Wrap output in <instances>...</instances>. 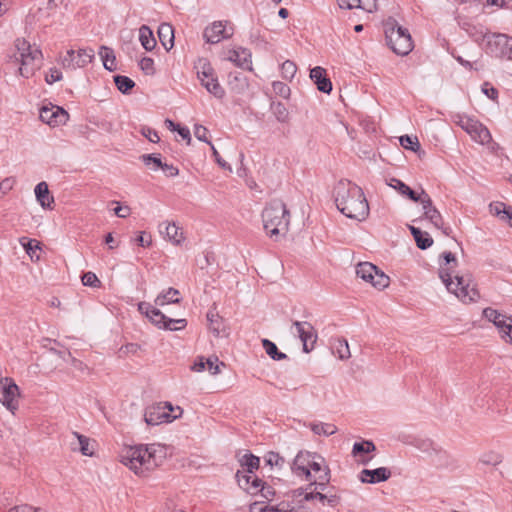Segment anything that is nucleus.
Wrapping results in <instances>:
<instances>
[{
  "mask_svg": "<svg viewBox=\"0 0 512 512\" xmlns=\"http://www.w3.org/2000/svg\"><path fill=\"white\" fill-rule=\"evenodd\" d=\"M167 449L160 443L124 446L118 461L139 477H147L165 461Z\"/></svg>",
  "mask_w": 512,
  "mask_h": 512,
  "instance_id": "obj_1",
  "label": "nucleus"
},
{
  "mask_svg": "<svg viewBox=\"0 0 512 512\" xmlns=\"http://www.w3.org/2000/svg\"><path fill=\"white\" fill-rule=\"evenodd\" d=\"M292 472L322 490L327 488L331 479L330 468L324 457L310 451L298 452L292 464Z\"/></svg>",
  "mask_w": 512,
  "mask_h": 512,
  "instance_id": "obj_2",
  "label": "nucleus"
},
{
  "mask_svg": "<svg viewBox=\"0 0 512 512\" xmlns=\"http://www.w3.org/2000/svg\"><path fill=\"white\" fill-rule=\"evenodd\" d=\"M442 257L444 262L440 266L439 276L447 290L463 303L477 301L480 295L470 277L454 275L457 266L455 255L452 252H444Z\"/></svg>",
  "mask_w": 512,
  "mask_h": 512,
  "instance_id": "obj_3",
  "label": "nucleus"
},
{
  "mask_svg": "<svg viewBox=\"0 0 512 512\" xmlns=\"http://www.w3.org/2000/svg\"><path fill=\"white\" fill-rule=\"evenodd\" d=\"M335 203L348 218L362 221L369 215V205L362 189L350 181H340L336 185Z\"/></svg>",
  "mask_w": 512,
  "mask_h": 512,
  "instance_id": "obj_4",
  "label": "nucleus"
},
{
  "mask_svg": "<svg viewBox=\"0 0 512 512\" xmlns=\"http://www.w3.org/2000/svg\"><path fill=\"white\" fill-rule=\"evenodd\" d=\"M43 54L25 38H17L9 54V61L18 65V73L24 78L32 77L42 65Z\"/></svg>",
  "mask_w": 512,
  "mask_h": 512,
  "instance_id": "obj_5",
  "label": "nucleus"
},
{
  "mask_svg": "<svg viewBox=\"0 0 512 512\" xmlns=\"http://www.w3.org/2000/svg\"><path fill=\"white\" fill-rule=\"evenodd\" d=\"M263 226L270 236L284 234L288 230L289 212L280 200L270 202L262 212Z\"/></svg>",
  "mask_w": 512,
  "mask_h": 512,
  "instance_id": "obj_6",
  "label": "nucleus"
},
{
  "mask_svg": "<svg viewBox=\"0 0 512 512\" xmlns=\"http://www.w3.org/2000/svg\"><path fill=\"white\" fill-rule=\"evenodd\" d=\"M182 414L183 409L180 406H173L170 402H159L145 409L144 421L147 425L155 426L173 422L180 418Z\"/></svg>",
  "mask_w": 512,
  "mask_h": 512,
  "instance_id": "obj_7",
  "label": "nucleus"
},
{
  "mask_svg": "<svg viewBox=\"0 0 512 512\" xmlns=\"http://www.w3.org/2000/svg\"><path fill=\"white\" fill-rule=\"evenodd\" d=\"M454 122L461 127L473 141L481 145L492 144L493 146H497V144L492 141V136L488 128L476 118L466 114H456L454 116ZM492 148L494 149V147Z\"/></svg>",
  "mask_w": 512,
  "mask_h": 512,
  "instance_id": "obj_8",
  "label": "nucleus"
},
{
  "mask_svg": "<svg viewBox=\"0 0 512 512\" xmlns=\"http://www.w3.org/2000/svg\"><path fill=\"white\" fill-rule=\"evenodd\" d=\"M385 35L388 46L398 55H407L413 48V42L406 29L394 21L385 24Z\"/></svg>",
  "mask_w": 512,
  "mask_h": 512,
  "instance_id": "obj_9",
  "label": "nucleus"
},
{
  "mask_svg": "<svg viewBox=\"0 0 512 512\" xmlns=\"http://www.w3.org/2000/svg\"><path fill=\"white\" fill-rule=\"evenodd\" d=\"M138 310L144 314L149 321L159 329L178 331L187 326L186 319H171L163 312L147 302H140Z\"/></svg>",
  "mask_w": 512,
  "mask_h": 512,
  "instance_id": "obj_10",
  "label": "nucleus"
},
{
  "mask_svg": "<svg viewBox=\"0 0 512 512\" xmlns=\"http://www.w3.org/2000/svg\"><path fill=\"white\" fill-rule=\"evenodd\" d=\"M195 69L197 78L201 82L202 86L216 98H223L225 91L220 85L211 63L205 58H200L195 64Z\"/></svg>",
  "mask_w": 512,
  "mask_h": 512,
  "instance_id": "obj_11",
  "label": "nucleus"
},
{
  "mask_svg": "<svg viewBox=\"0 0 512 512\" xmlns=\"http://www.w3.org/2000/svg\"><path fill=\"white\" fill-rule=\"evenodd\" d=\"M236 477L238 485L251 495L260 493L264 499L268 501L273 500L275 496L274 488L264 483L255 474H238Z\"/></svg>",
  "mask_w": 512,
  "mask_h": 512,
  "instance_id": "obj_12",
  "label": "nucleus"
},
{
  "mask_svg": "<svg viewBox=\"0 0 512 512\" xmlns=\"http://www.w3.org/2000/svg\"><path fill=\"white\" fill-rule=\"evenodd\" d=\"M356 274L365 282L371 284L378 290L389 286L390 278L370 262L359 263L356 267Z\"/></svg>",
  "mask_w": 512,
  "mask_h": 512,
  "instance_id": "obj_13",
  "label": "nucleus"
},
{
  "mask_svg": "<svg viewBox=\"0 0 512 512\" xmlns=\"http://www.w3.org/2000/svg\"><path fill=\"white\" fill-rule=\"evenodd\" d=\"M484 317L494 324L501 340L512 346V316H508L493 308L483 311Z\"/></svg>",
  "mask_w": 512,
  "mask_h": 512,
  "instance_id": "obj_14",
  "label": "nucleus"
},
{
  "mask_svg": "<svg viewBox=\"0 0 512 512\" xmlns=\"http://www.w3.org/2000/svg\"><path fill=\"white\" fill-rule=\"evenodd\" d=\"M94 55L92 48H71L61 57V64L68 70L84 68L92 62Z\"/></svg>",
  "mask_w": 512,
  "mask_h": 512,
  "instance_id": "obj_15",
  "label": "nucleus"
},
{
  "mask_svg": "<svg viewBox=\"0 0 512 512\" xmlns=\"http://www.w3.org/2000/svg\"><path fill=\"white\" fill-rule=\"evenodd\" d=\"M20 390L12 378L0 379V402L12 413L19 408Z\"/></svg>",
  "mask_w": 512,
  "mask_h": 512,
  "instance_id": "obj_16",
  "label": "nucleus"
},
{
  "mask_svg": "<svg viewBox=\"0 0 512 512\" xmlns=\"http://www.w3.org/2000/svg\"><path fill=\"white\" fill-rule=\"evenodd\" d=\"M39 118L43 123L54 128L65 125L70 116L64 108L48 103L40 108Z\"/></svg>",
  "mask_w": 512,
  "mask_h": 512,
  "instance_id": "obj_17",
  "label": "nucleus"
},
{
  "mask_svg": "<svg viewBox=\"0 0 512 512\" xmlns=\"http://www.w3.org/2000/svg\"><path fill=\"white\" fill-rule=\"evenodd\" d=\"M234 33L233 25L227 21H215L207 26L203 36L208 43L216 44L229 39Z\"/></svg>",
  "mask_w": 512,
  "mask_h": 512,
  "instance_id": "obj_18",
  "label": "nucleus"
},
{
  "mask_svg": "<svg viewBox=\"0 0 512 512\" xmlns=\"http://www.w3.org/2000/svg\"><path fill=\"white\" fill-rule=\"evenodd\" d=\"M158 230L162 238L173 246L181 247L186 241V235L181 226L174 221H163L159 224Z\"/></svg>",
  "mask_w": 512,
  "mask_h": 512,
  "instance_id": "obj_19",
  "label": "nucleus"
},
{
  "mask_svg": "<svg viewBox=\"0 0 512 512\" xmlns=\"http://www.w3.org/2000/svg\"><path fill=\"white\" fill-rule=\"evenodd\" d=\"M488 47L491 53L501 58L512 60V38L499 34L494 36L488 42Z\"/></svg>",
  "mask_w": 512,
  "mask_h": 512,
  "instance_id": "obj_20",
  "label": "nucleus"
},
{
  "mask_svg": "<svg viewBox=\"0 0 512 512\" xmlns=\"http://www.w3.org/2000/svg\"><path fill=\"white\" fill-rule=\"evenodd\" d=\"M294 327L303 343L304 352L308 353L314 349L317 341V332L309 322L295 321Z\"/></svg>",
  "mask_w": 512,
  "mask_h": 512,
  "instance_id": "obj_21",
  "label": "nucleus"
},
{
  "mask_svg": "<svg viewBox=\"0 0 512 512\" xmlns=\"http://www.w3.org/2000/svg\"><path fill=\"white\" fill-rule=\"evenodd\" d=\"M76 443H72V450L79 451L83 456L94 457L98 449V443L95 439L89 438L79 432H73Z\"/></svg>",
  "mask_w": 512,
  "mask_h": 512,
  "instance_id": "obj_22",
  "label": "nucleus"
},
{
  "mask_svg": "<svg viewBox=\"0 0 512 512\" xmlns=\"http://www.w3.org/2000/svg\"><path fill=\"white\" fill-rule=\"evenodd\" d=\"M251 52L243 47H236L233 49H229L226 52L225 59L234 63L236 66L243 69H251Z\"/></svg>",
  "mask_w": 512,
  "mask_h": 512,
  "instance_id": "obj_23",
  "label": "nucleus"
},
{
  "mask_svg": "<svg viewBox=\"0 0 512 512\" xmlns=\"http://www.w3.org/2000/svg\"><path fill=\"white\" fill-rule=\"evenodd\" d=\"M312 485L310 484V487ZM314 488L304 493V500L306 501H318L322 505L335 506L338 502V498L334 494H326L325 490H322L319 486L313 485Z\"/></svg>",
  "mask_w": 512,
  "mask_h": 512,
  "instance_id": "obj_24",
  "label": "nucleus"
},
{
  "mask_svg": "<svg viewBox=\"0 0 512 512\" xmlns=\"http://www.w3.org/2000/svg\"><path fill=\"white\" fill-rule=\"evenodd\" d=\"M422 208L424 211V217L428 219L434 227L442 229L444 224L443 218L440 212L433 206L429 195H424L422 197Z\"/></svg>",
  "mask_w": 512,
  "mask_h": 512,
  "instance_id": "obj_25",
  "label": "nucleus"
},
{
  "mask_svg": "<svg viewBox=\"0 0 512 512\" xmlns=\"http://www.w3.org/2000/svg\"><path fill=\"white\" fill-rule=\"evenodd\" d=\"M35 197L39 205L45 210L54 208V196L51 194L46 182H40L35 187Z\"/></svg>",
  "mask_w": 512,
  "mask_h": 512,
  "instance_id": "obj_26",
  "label": "nucleus"
},
{
  "mask_svg": "<svg viewBox=\"0 0 512 512\" xmlns=\"http://www.w3.org/2000/svg\"><path fill=\"white\" fill-rule=\"evenodd\" d=\"M310 78L317 85L319 91L323 93H330L332 90V83L327 77V72L323 67L316 66L310 70Z\"/></svg>",
  "mask_w": 512,
  "mask_h": 512,
  "instance_id": "obj_27",
  "label": "nucleus"
},
{
  "mask_svg": "<svg viewBox=\"0 0 512 512\" xmlns=\"http://www.w3.org/2000/svg\"><path fill=\"white\" fill-rule=\"evenodd\" d=\"M375 449L376 447L371 441L356 442L352 448V455L357 462L367 464L371 460V457L368 456V454L373 452Z\"/></svg>",
  "mask_w": 512,
  "mask_h": 512,
  "instance_id": "obj_28",
  "label": "nucleus"
},
{
  "mask_svg": "<svg viewBox=\"0 0 512 512\" xmlns=\"http://www.w3.org/2000/svg\"><path fill=\"white\" fill-rule=\"evenodd\" d=\"M249 512H297L287 503H280L277 506L270 505L265 501H255L249 506Z\"/></svg>",
  "mask_w": 512,
  "mask_h": 512,
  "instance_id": "obj_29",
  "label": "nucleus"
},
{
  "mask_svg": "<svg viewBox=\"0 0 512 512\" xmlns=\"http://www.w3.org/2000/svg\"><path fill=\"white\" fill-rule=\"evenodd\" d=\"M390 475L391 472L385 467L374 470L364 469L360 473V480L363 483H376L387 480Z\"/></svg>",
  "mask_w": 512,
  "mask_h": 512,
  "instance_id": "obj_30",
  "label": "nucleus"
},
{
  "mask_svg": "<svg viewBox=\"0 0 512 512\" xmlns=\"http://www.w3.org/2000/svg\"><path fill=\"white\" fill-rule=\"evenodd\" d=\"M342 9H361L368 13L376 10V0H337Z\"/></svg>",
  "mask_w": 512,
  "mask_h": 512,
  "instance_id": "obj_31",
  "label": "nucleus"
},
{
  "mask_svg": "<svg viewBox=\"0 0 512 512\" xmlns=\"http://www.w3.org/2000/svg\"><path fill=\"white\" fill-rule=\"evenodd\" d=\"M503 459L504 457L501 451L497 449H487L480 454L478 461L484 466L496 467L503 462Z\"/></svg>",
  "mask_w": 512,
  "mask_h": 512,
  "instance_id": "obj_32",
  "label": "nucleus"
},
{
  "mask_svg": "<svg viewBox=\"0 0 512 512\" xmlns=\"http://www.w3.org/2000/svg\"><path fill=\"white\" fill-rule=\"evenodd\" d=\"M181 300L180 291L175 288H168L163 290L158 296L155 298V305L157 306H165L168 304L179 303Z\"/></svg>",
  "mask_w": 512,
  "mask_h": 512,
  "instance_id": "obj_33",
  "label": "nucleus"
},
{
  "mask_svg": "<svg viewBox=\"0 0 512 512\" xmlns=\"http://www.w3.org/2000/svg\"><path fill=\"white\" fill-rule=\"evenodd\" d=\"M158 37L164 48L169 51L174 46V30L168 23H163L158 28Z\"/></svg>",
  "mask_w": 512,
  "mask_h": 512,
  "instance_id": "obj_34",
  "label": "nucleus"
},
{
  "mask_svg": "<svg viewBox=\"0 0 512 512\" xmlns=\"http://www.w3.org/2000/svg\"><path fill=\"white\" fill-rule=\"evenodd\" d=\"M139 40L141 45L147 51H151L156 46V40L154 38L153 32L146 25L141 26L139 29Z\"/></svg>",
  "mask_w": 512,
  "mask_h": 512,
  "instance_id": "obj_35",
  "label": "nucleus"
},
{
  "mask_svg": "<svg viewBox=\"0 0 512 512\" xmlns=\"http://www.w3.org/2000/svg\"><path fill=\"white\" fill-rule=\"evenodd\" d=\"M99 56L107 70L115 71L117 69L116 57L111 48L102 46L99 50Z\"/></svg>",
  "mask_w": 512,
  "mask_h": 512,
  "instance_id": "obj_36",
  "label": "nucleus"
},
{
  "mask_svg": "<svg viewBox=\"0 0 512 512\" xmlns=\"http://www.w3.org/2000/svg\"><path fill=\"white\" fill-rule=\"evenodd\" d=\"M410 231L414 237V240L418 248L424 250L429 248L433 244V239L427 232H423L414 226H410Z\"/></svg>",
  "mask_w": 512,
  "mask_h": 512,
  "instance_id": "obj_37",
  "label": "nucleus"
},
{
  "mask_svg": "<svg viewBox=\"0 0 512 512\" xmlns=\"http://www.w3.org/2000/svg\"><path fill=\"white\" fill-rule=\"evenodd\" d=\"M26 238L20 239V243L25 249L26 253L30 256L32 261H38L40 259L41 243L36 239H30L26 241Z\"/></svg>",
  "mask_w": 512,
  "mask_h": 512,
  "instance_id": "obj_38",
  "label": "nucleus"
},
{
  "mask_svg": "<svg viewBox=\"0 0 512 512\" xmlns=\"http://www.w3.org/2000/svg\"><path fill=\"white\" fill-rule=\"evenodd\" d=\"M333 353L337 355L340 360H347L351 357L349 344L344 338H337L333 343Z\"/></svg>",
  "mask_w": 512,
  "mask_h": 512,
  "instance_id": "obj_39",
  "label": "nucleus"
},
{
  "mask_svg": "<svg viewBox=\"0 0 512 512\" xmlns=\"http://www.w3.org/2000/svg\"><path fill=\"white\" fill-rule=\"evenodd\" d=\"M260 459L254 455H245L242 460V471L238 474H254V471L259 468Z\"/></svg>",
  "mask_w": 512,
  "mask_h": 512,
  "instance_id": "obj_40",
  "label": "nucleus"
},
{
  "mask_svg": "<svg viewBox=\"0 0 512 512\" xmlns=\"http://www.w3.org/2000/svg\"><path fill=\"white\" fill-rule=\"evenodd\" d=\"M207 319L209 322V328L216 334L220 335L225 331L224 324L222 318L215 312L210 311L207 314Z\"/></svg>",
  "mask_w": 512,
  "mask_h": 512,
  "instance_id": "obj_41",
  "label": "nucleus"
},
{
  "mask_svg": "<svg viewBox=\"0 0 512 512\" xmlns=\"http://www.w3.org/2000/svg\"><path fill=\"white\" fill-rule=\"evenodd\" d=\"M311 430L317 435L329 436L337 431V427L332 423H312Z\"/></svg>",
  "mask_w": 512,
  "mask_h": 512,
  "instance_id": "obj_42",
  "label": "nucleus"
},
{
  "mask_svg": "<svg viewBox=\"0 0 512 512\" xmlns=\"http://www.w3.org/2000/svg\"><path fill=\"white\" fill-rule=\"evenodd\" d=\"M263 348L265 349L266 353L273 359V360H283L287 358V355L280 352L272 341L268 339L262 340Z\"/></svg>",
  "mask_w": 512,
  "mask_h": 512,
  "instance_id": "obj_43",
  "label": "nucleus"
},
{
  "mask_svg": "<svg viewBox=\"0 0 512 512\" xmlns=\"http://www.w3.org/2000/svg\"><path fill=\"white\" fill-rule=\"evenodd\" d=\"M142 162L152 171H157L162 167V160L160 155L145 154L141 156Z\"/></svg>",
  "mask_w": 512,
  "mask_h": 512,
  "instance_id": "obj_44",
  "label": "nucleus"
},
{
  "mask_svg": "<svg viewBox=\"0 0 512 512\" xmlns=\"http://www.w3.org/2000/svg\"><path fill=\"white\" fill-rule=\"evenodd\" d=\"M114 82L118 90L122 93H128L135 86V83L132 79L122 75L115 76Z\"/></svg>",
  "mask_w": 512,
  "mask_h": 512,
  "instance_id": "obj_45",
  "label": "nucleus"
},
{
  "mask_svg": "<svg viewBox=\"0 0 512 512\" xmlns=\"http://www.w3.org/2000/svg\"><path fill=\"white\" fill-rule=\"evenodd\" d=\"M297 72V66L293 61L286 60L281 65V75L285 80H292Z\"/></svg>",
  "mask_w": 512,
  "mask_h": 512,
  "instance_id": "obj_46",
  "label": "nucleus"
},
{
  "mask_svg": "<svg viewBox=\"0 0 512 512\" xmlns=\"http://www.w3.org/2000/svg\"><path fill=\"white\" fill-rule=\"evenodd\" d=\"M509 208L510 207H507L502 202H493L489 205L490 213L492 215L498 216L502 220H506Z\"/></svg>",
  "mask_w": 512,
  "mask_h": 512,
  "instance_id": "obj_47",
  "label": "nucleus"
},
{
  "mask_svg": "<svg viewBox=\"0 0 512 512\" xmlns=\"http://www.w3.org/2000/svg\"><path fill=\"white\" fill-rule=\"evenodd\" d=\"M139 67L146 75L151 76L156 72L154 60L150 57H143L139 62Z\"/></svg>",
  "mask_w": 512,
  "mask_h": 512,
  "instance_id": "obj_48",
  "label": "nucleus"
},
{
  "mask_svg": "<svg viewBox=\"0 0 512 512\" xmlns=\"http://www.w3.org/2000/svg\"><path fill=\"white\" fill-rule=\"evenodd\" d=\"M400 143L405 149L417 151L420 148V143L417 137H410L408 135L400 137Z\"/></svg>",
  "mask_w": 512,
  "mask_h": 512,
  "instance_id": "obj_49",
  "label": "nucleus"
},
{
  "mask_svg": "<svg viewBox=\"0 0 512 512\" xmlns=\"http://www.w3.org/2000/svg\"><path fill=\"white\" fill-rule=\"evenodd\" d=\"M16 179L14 177H6L0 182V198L6 196L15 186Z\"/></svg>",
  "mask_w": 512,
  "mask_h": 512,
  "instance_id": "obj_50",
  "label": "nucleus"
},
{
  "mask_svg": "<svg viewBox=\"0 0 512 512\" xmlns=\"http://www.w3.org/2000/svg\"><path fill=\"white\" fill-rule=\"evenodd\" d=\"M82 283L85 286H90L94 288H98L101 286V281L99 280V278L96 276L95 273L90 271L84 273V275L82 276Z\"/></svg>",
  "mask_w": 512,
  "mask_h": 512,
  "instance_id": "obj_51",
  "label": "nucleus"
},
{
  "mask_svg": "<svg viewBox=\"0 0 512 512\" xmlns=\"http://www.w3.org/2000/svg\"><path fill=\"white\" fill-rule=\"evenodd\" d=\"M194 135L198 140L207 143L209 146L212 143L209 139V130L203 125H195Z\"/></svg>",
  "mask_w": 512,
  "mask_h": 512,
  "instance_id": "obj_52",
  "label": "nucleus"
},
{
  "mask_svg": "<svg viewBox=\"0 0 512 512\" xmlns=\"http://www.w3.org/2000/svg\"><path fill=\"white\" fill-rule=\"evenodd\" d=\"M206 370H208L212 375H217L221 372V366H224L223 362H219L217 357L207 358Z\"/></svg>",
  "mask_w": 512,
  "mask_h": 512,
  "instance_id": "obj_53",
  "label": "nucleus"
},
{
  "mask_svg": "<svg viewBox=\"0 0 512 512\" xmlns=\"http://www.w3.org/2000/svg\"><path fill=\"white\" fill-rule=\"evenodd\" d=\"M388 185L399 192L402 196L408 191L409 186L406 185L403 181L391 178L388 182Z\"/></svg>",
  "mask_w": 512,
  "mask_h": 512,
  "instance_id": "obj_54",
  "label": "nucleus"
},
{
  "mask_svg": "<svg viewBox=\"0 0 512 512\" xmlns=\"http://www.w3.org/2000/svg\"><path fill=\"white\" fill-rule=\"evenodd\" d=\"M207 358H204L203 356H198L193 364L190 366V370L196 373H200L206 370L207 365Z\"/></svg>",
  "mask_w": 512,
  "mask_h": 512,
  "instance_id": "obj_55",
  "label": "nucleus"
},
{
  "mask_svg": "<svg viewBox=\"0 0 512 512\" xmlns=\"http://www.w3.org/2000/svg\"><path fill=\"white\" fill-rule=\"evenodd\" d=\"M61 79H62V73L57 68H50L45 76V80L48 84H53Z\"/></svg>",
  "mask_w": 512,
  "mask_h": 512,
  "instance_id": "obj_56",
  "label": "nucleus"
},
{
  "mask_svg": "<svg viewBox=\"0 0 512 512\" xmlns=\"http://www.w3.org/2000/svg\"><path fill=\"white\" fill-rule=\"evenodd\" d=\"M8 512H47L40 507H34L28 504H22L11 508Z\"/></svg>",
  "mask_w": 512,
  "mask_h": 512,
  "instance_id": "obj_57",
  "label": "nucleus"
},
{
  "mask_svg": "<svg viewBox=\"0 0 512 512\" xmlns=\"http://www.w3.org/2000/svg\"><path fill=\"white\" fill-rule=\"evenodd\" d=\"M424 195H428L424 189H421L420 192H416L409 187L408 191L404 194V197H407L414 202H420L422 204V197Z\"/></svg>",
  "mask_w": 512,
  "mask_h": 512,
  "instance_id": "obj_58",
  "label": "nucleus"
},
{
  "mask_svg": "<svg viewBox=\"0 0 512 512\" xmlns=\"http://www.w3.org/2000/svg\"><path fill=\"white\" fill-rule=\"evenodd\" d=\"M136 242L142 247H150L152 245V236L146 232H140Z\"/></svg>",
  "mask_w": 512,
  "mask_h": 512,
  "instance_id": "obj_59",
  "label": "nucleus"
},
{
  "mask_svg": "<svg viewBox=\"0 0 512 512\" xmlns=\"http://www.w3.org/2000/svg\"><path fill=\"white\" fill-rule=\"evenodd\" d=\"M160 169L167 177H176L179 174V169L172 164L162 162Z\"/></svg>",
  "mask_w": 512,
  "mask_h": 512,
  "instance_id": "obj_60",
  "label": "nucleus"
},
{
  "mask_svg": "<svg viewBox=\"0 0 512 512\" xmlns=\"http://www.w3.org/2000/svg\"><path fill=\"white\" fill-rule=\"evenodd\" d=\"M142 134L152 143H158L160 141L158 133L151 128H143Z\"/></svg>",
  "mask_w": 512,
  "mask_h": 512,
  "instance_id": "obj_61",
  "label": "nucleus"
},
{
  "mask_svg": "<svg viewBox=\"0 0 512 512\" xmlns=\"http://www.w3.org/2000/svg\"><path fill=\"white\" fill-rule=\"evenodd\" d=\"M482 91L487 97L492 100H496L498 97V91L493 86H490L488 83H484L482 86Z\"/></svg>",
  "mask_w": 512,
  "mask_h": 512,
  "instance_id": "obj_62",
  "label": "nucleus"
},
{
  "mask_svg": "<svg viewBox=\"0 0 512 512\" xmlns=\"http://www.w3.org/2000/svg\"><path fill=\"white\" fill-rule=\"evenodd\" d=\"M176 131L181 136L182 139L186 140L187 144L191 143V135L190 131L186 127H177Z\"/></svg>",
  "mask_w": 512,
  "mask_h": 512,
  "instance_id": "obj_63",
  "label": "nucleus"
},
{
  "mask_svg": "<svg viewBox=\"0 0 512 512\" xmlns=\"http://www.w3.org/2000/svg\"><path fill=\"white\" fill-rule=\"evenodd\" d=\"M105 243L108 245L109 249L113 250L119 246V241L115 240L112 233H108L105 237Z\"/></svg>",
  "mask_w": 512,
  "mask_h": 512,
  "instance_id": "obj_64",
  "label": "nucleus"
}]
</instances>
